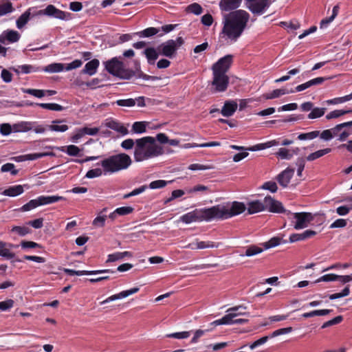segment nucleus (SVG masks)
Wrapping results in <instances>:
<instances>
[{
	"instance_id": "nucleus-54",
	"label": "nucleus",
	"mask_w": 352,
	"mask_h": 352,
	"mask_svg": "<svg viewBox=\"0 0 352 352\" xmlns=\"http://www.w3.org/2000/svg\"><path fill=\"white\" fill-rule=\"evenodd\" d=\"M349 293H350L349 287L346 286L344 287V289L341 292L331 294L329 296V299L335 300L337 298L345 297V296H347L349 294Z\"/></svg>"
},
{
	"instance_id": "nucleus-62",
	"label": "nucleus",
	"mask_w": 352,
	"mask_h": 352,
	"mask_svg": "<svg viewBox=\"0 0 352 352\" xmlns=\"http://www.w3.org/2000/svg\"><path fill=\"white\" fill-rule=\"evenodd\" d=\"M82 64V62L81 60H74L70 63H67L65 65V69L66 71L72 70L76 68L80 67Z\"/></svg>"
},
{
	"instance_id": "nucleus-7",
	"label": "nucleus",
	"mask_w": 352,
	"mask_h": 352,
	"mask_svg": "<svg viewBox=\"0 0 352 352\" xmlns=\"http://www.w3.org/2000/svg\"><path fill=\"white\" fill-rule=\"evenodd\" d=\"M287 216L289 219L295 220L294 228L296 230H300L307 228L311 221L314 220L315 215L311 212H301L295 213L291 212V214Z\"/></svg>"
},
{
	"instance_id": "nucleus-48",
	"label": "nucleus",
	"mask_w": 352,
	"mask_h": 352,
	"mask_svg": "<svg viewBox=\"0 0 352 352\" xmlns=\"http://www.w3.org/2000/svg\"><path fill=\"white\" fill-rule=\"evenodd\" d=\"M146 123L144 122H135L132 125V130L136 133H142L146 131Z\"/></svg>"
},
{
	"instance_id": "nucleus-53",
	"label": "nucleus",
	"mask_w": 352,
	"mask_h": 352,
	"mask_svg": "<svg viewBox=\"0 0 352 352\" xmlns=\"http://www.w3.org/2000/svg\"><path fill=\"white\" fill-rule=\"evenodd\" d=\"M116 103L120 107H133L135 104V100L133 98L118 100Z\"/></svg>"
},
{
	"instance_id": "nucleus-10",
	"label": "nucleus",
	"mask_w": 352,
	"mask_h": 352,
	"mask_svg": "<svg viewBox=\"0 0 352 352\" xmlns=\"http://www.w3.org/2000/svg\"><path fill=\"white\" fill-rule=\"evenodd\" d=\"M265 210H268L274 213H285L287 215L291 214V212L286 210L282 203L274 199L271 196H266L265 197Z\"/></svg>"
},
{
	"instance_id": "nucleus-17",
	"label": "nucleus",
	"mask_w": 352,
	"mask_h": 352,
	"mask_svg": "<svg viewBox=\"0 0 352 352\" xmlns=\"http://www.w3.org/2000/svg\"><path fill=\"white\" fill-rule=\"evenodd\" d=\"M294 175V170L290 168H287L282 171L280 174L278 175L276 179L278 182L280 186L283 188H285L288 186L290 180Z\"/></svg>"
},
{
	"instance_id": "nucleus-43",
	"label": "nucleus",
	"mask_w": 352,
	"mask_h": 352,
	"mask_svg": "<svg viewBox=\"0 0 352 352\" xmlns=\"http://www.w3.org/2000/svg\"><path fill=\"white\" fill-rule=\"evenodd\" d=\"M40 206V204H39V201H38V198L37 197L36 199H32L30 200L29 202H28L27 204H24L21 208V211H29V210H31L32 209H34L37 207Z\"/></svg>"
},
{
	"instance_id": "nucleus-19",
	"label": "nucleus",
	"mask_w": 352,
	"mask_h": 352,
	"mask_svg": "<svg viewBox=\"0 0 352 352\" xmlns=\"http://www.w3.org/2000/svg\"><path fill=\"white\" fill-rule=\"evenodd\" d=\"M104 125L122 134L126 135L128 133V130L125 126H122L119 122L111 118L105 120Z\"/></svg>"
},
{
	"instance_id": "nucleus-47",
	"label": "nucleus",
	"mask_w": 352,
	"mask_h": 352,
	"mask_svg": "<svg viewBox=\"0 0 352 352\" xmlns=\"http://www.w3.org/2000/svg\"><path fill=\"white\" fill-rule=\"evenodd\" d=\"M320 135L319 131H314L309 133H300L298 136L299 140H313Z\"/></svg>"
},
{
	"instance_id": "nucleus-36",
	"label": "nucleus",
	"mask_w": 352,
	"mask_h": 352,
	"mask_svg": "<svg viewBox=\"0 0 352 352\" xmlns=\"http://www.w3.org/2000/svg\"><path fill=\"white\" fill-rule=\"evenodd\" d=\"M107 211V208H103L102 210L100 212L99 215L96 217L93 221V225L96 227H103L105 224V221L107 217L106 214H102L104 212Z\"/></svg>"
},
{
	"instance_id": "nucleus-61",
	"label": "nucleus",
	"mask_w": 352,
	"mask_h": 352,
	"mask_svg": "<svg viewBox=\"0 0 352 352\" xmlns=\"http://www.w3.org/2000/svg\"><path fill=\"white\" fill-rule=\"evenodd\" d=\"M133 208L131 206H122L116 209V212L118 215L124 216L131 214L133 211Z\"/></svg>"
},
{
	"instance_id": "nucleus-55",
	"label": "nucleus",
	"mask_w": 352,
	"mask_h": 352,
	"mask_svg": "<svg viewBox=\"0 0 352 352\" xmlns=\"http://www.w3.org/2000/svg\"><path fill=\"white\" fill-rule=\"evenodd\" d=\"M23 92L39 98L43 97L45 95V91L43 89H28L24 90Z\"/></svg>"
},
{
	"instance_id": "nucleus-63",
	"label": "nucleus",
	"mask_w": 352,
	"mask_h": 352,
	"mask_svg": "<svg viewBox=\"0 0 352 352\" xmlns=\"http://www.w3.org/2000/svg\"><path fill=\"white\" fill-rule=\"evenodd\" d=\"M14 306V300L8 299L5 301L0 302V310L7 311Z\"/></svg>"
},
{
	"instance_id": "nucleus-23",
	"label": "nucleus",
	"mask_w": 352,
	"mask_h": 352,
	"mask_svg": "<svg viewBox=\"0 0 352 352\" xmlns=\"http://www.w3.org/2000/svg\"><path fill=\"white\" fill-rule=\"evenodd\" d=\"M40 206L54 204L60 201L65 200V198L58 195L45 196L41 195L38 197Z\"/></svg>"
},
{
	"instance_id": "nucleus-46",
	"label": "nucleus",
	"mask_w": 352,
	"mask_h": 352,
	"mask_svg": "<svg viewBox=\"0 0 352 352\" xmlns=\"http://www.w3.org/2000/svg\"><path fill=\"white\" fill-rule=\"evenodd\" d=\"M186 11L196 15H199L203 12V8L199 3H193L188 6Z\"/></svg>"
},
{
	"instance_id": "nucleus-22",
	"label": "nucleus",
	"mask_w": 352,
	"mask_h": 352,
	"mask_svg": "<svg viewBox=\"0 0 352 352\" xmlns=\"http://www.w3.org/2000/svg\"><path fill=\"white\" fill-rule=\"evenodd\" d=\"M264 210H265V199L263 201L256 200L248 203V214H254Z\"/></svg>"
},
{
	"instance_id": "nucleus-31",
	"label": "nucleus",
	"mask_w": 352,
	"mask_h": 352,
	"mask_svg": "<svg viewBox=\"0 0 352 352\" xmlns=\"http://www.w3.org/2000/svg\"><path fill=\"white\" fill-rule=\"evenodd\" d=\"M6 245V242L0 241V256L7 259L14 258L15 254L9 251V248Z\"/></svg>"
},
{
	"instance_id": "nucleus-41",
	"label": "nucleus",
	"mask_w": 352,
	"mask_h": 352,
	"mask_svg": "<svg viewBox=\"0 0 352 352\" xmlns=\"http://www.w3.org/2000/svg\"><path fill=\"white\" fill-rule=\"evenodd\" d=\"M326 108H313L311 111L308 114L307 118L309 119H316L322 117L325 113Z\"/></svg>"
},
{
	"instance_id": "nucleus-4",
	"label": "nucleus",
	"mask_w": 352,
	"mask_h": 352,
	"mask_svg": "<svg viewBox=\"0 0 352 352\" xmlns=\"http://www.w3.org/2000/svg\"><path fill=\"white\" fill-rule=\"evenodd\" d=\"M212 209L214 220H223L243 213L246 207L242 202L233 201L230 208L219 204L212 206Z\"/></svg>"
},
{
	"instance_id": "nucleus-18",
	"label": "nucleus",
	"mask_w": 352,
	"mask_h": 352,
	"mask_svg": "<svg viewBox=\"0 0 352 352\" xmlns=\"http://www.w3.org/2000/svg\"><path fill=\"white\" fill-rule=\"evenodd\" d=\"M237 103L235 100H226L221 110V113L224 117L232 116L237 109Z\"/></svg>"
},
{
	"instance_id": "nucleus-35",
	"label": "nucleus",
	"mask_w": 352,
	"mask_h": 352,
	"mask_svg": "<svg viewBox=\"0 0 352 352\" xmlns=\"http://www.w3.org/2000/svg\"><path fill=\"white\" fill-rule=\"evenodd\" d=\"M352 113V109H336L334 111H331L329 113H328L326 116V118L327 120H331L333 118H339L342 116H344L345 114Z\"/></svg>"
},
{
	"instance_id": "nucleus-58",
	"label": "nucleus",
	"mask_w": 352,
	"mask_h": 352,
	"mask_svg": "<svg viewBox=\"0 0 352 352\" xmlns=\"http://www.w3.org/2000/svg\"><path fill=\"white\" fill-rule=\"evenodd\" d=\"M14 167L15 166L13 164L6 163L1 166V172H3V173L10 171L11 174L12 175H16L19 171L17 170L14 169Z\"/></svg>"
},
{
	"instance_id": "nucleus-38",
	"label": "nucleus",
	"mask_w": 352,
	"mask_h": 352,
	"mask_svg": "<svg viewBox=\"0 0 352 352\" xmlns=\"http://www.w3.org/2000/svg\"><path fill=\"white\" fill-rule=\"evenodd\" d=\"M30 17V12L29 10L25 11L23 13L19 19L16 20V27L19 29H21L28 22Z\"/></svg>"
},
{
	"instance_id": "nucleus-26",
	"label": "nucleus",
	"mask_w": 352,
	"mask_h": 352,
	"mask_svg": "<svg viewBox=\"0 0 352 352\" xmlns=\"http://www.w3.org/2000/svg\"><path fill=\"white\" fill-rule=\"evenodd\" d=\"M290 93H294V91L293 89L287 90L286 89H274L270 93H267L263 95V98L266 100H271L274 98H276L280 97V96L290 94Z\"/></svg>"
},
{
	"instance_id": "nucleus-25",
	"label": "nucleus",
	"mask_w": 352,
	"mask_h": 352,
	"mask_svg": "<svg viewBox=\"0 0 352 352\" xmlns=\"http://www.w3.org/2000/svg\"><path fill=\"white\" fill-rule=\"evenodd\" d=\"M100 62L98 59H93L88 63H87L85 65L84 69L81 71L83 74H87L90 76L96 74L97 69L99 66Z\"/></svg>"
},
{
	"instance_id": "nucleus-16",
	"label": "nucleus",
	"mask_w": 352,
	"mask_h": 352,
	"mask_svg": "<svg viewBox=\"0 0 352 352\" xmlns=\"http://www.w3.org/2000/svg\"><path fill=\"white\" fill-rule=\"evenodd\" d=\"M139 291H140V287H133L130 289L122 291L121 292H120L118 294H114V295H112V296L108 297L104 300L101 302L100 304L104 305V304L108 303L109 302H111L113 300L126 298L131 295L138 293Z\"/></svg>"
},
{
	"instance_id": "nucleus-12",
	"label": "nucleus",
	"mask_w": 352,
	"mask_h": 352,
	"mask_svg": "<svg viewBox=\"0 0 352 352\" xmlns=\"http://www.w3.org/2000/svg\"><path fill=\"white\" fill-rule=\"evenodd\" d=\"M157 50L161 55L172 58L175 56L177 50L175 47L174 40L170 39L159 45Z\"/></svg>"
},
{
	"instance_id": "nucleus-33",
	"label": "nucleus",
	"mask_w": 352,
	"mask_h": 352,
	"mask_svg": "<svg viewBox=\"0 0 352 352\" xmlns=\"http://www.w3.org/2000/svg\"><path fill=\"white\" fill-rule=\"evenodd\" d=\"M331 151V148H327L321 150H318L314 153H312L309 154L307 157L306 160L307 161H314L316 159H318L328 153H329Z\"/></svg>"
},
{
	"instance_id": "nucleus-50",
	"label": "nucleus",
	"mask_w": 352,
	"mask_h": 352,
	"mask_svg": "<svg viewBox=\"0 0 352 352\" xmlns=\"http://www.w3.org/2000/svg\"><path fill=\"white\" fill-rule=\"evenodd\" d=\"M218 244L212 241H197V248L198 249L218 248Z\"/></svg>"
},
{
	"instance_id": "nucleus-51",
	"label": "nucleus",
	"mask_w": 352,
	"mask_h": 352,
	"mask_svg": "<svg viewBox=\"0 0 352 352\" xmlns=\"http://www.w3.org/2000/svg\"><path fill=\"white\" fill-rule=\"evenodd\" d=\"M103 172V168L101 169L100 168H96L94 169H91L87 172L85 177L89 179L98 177L102 175Z\"/></svg>"
},
{
	"instance_id": "nucleus-24",
	"label": "nucleus",
	"mask_w": 352,
	"mask_h": 352,
	"mask_svg": "<svg viewBox=\"0 0 352 352\" xmlns=\"http://www.w3.org/2000/svg\"><path fill=\"white\" fill-rule=\"evenodd\" d=\"M24 192L23 186L22 185H15L9 186L5 189L1 194L8 197H16L21 195Z\"/></svg>"
},
{
	"instance_id": "nucleus-28",
	"label": "nucleus",
	"mask_w": 352,
	"mask_h": 352,
	"mask_svg": "<svg viewBox=\"0 0 352 352\" xmlns=\"http://www.w3.org/2000/svg\"><path fill=\"white\" fill-rule=\"evenodd\" d=\"M34 124L31 122H21L14 124L13 127L16 132H27L34 128Z\"/></svg>"
},
{
	"instance_id": "nucleus-11",
	"label": "nucleus",
	"mask_w": 352,
	"mask_h": 352,
	"mask_svg": "<svg viewBox=\"0 0 352 352\" xmlns=\"http://www.w3.org/2000/svg\"><path fill=\"white\" fill-rule=\"evenodd\" d=\"M232 60L233 56L230 54L221 58L212 65V71H217L219 72H223V74H226L232 63Z\"/></svg>"
},
{
	"instance_id": "nucleus-56",
	"label": "nucleus",
	"mask_w": 352,
	"mask_h": 352,
	"mask_svg": "<svg viewBox=\"0 0 352 352\" xmlns=\"http://www.w3.org/2000/svg\"><path fill=\"white\" fill-rule=\"evenodd\" d=\"M338 279V275L335 274H328L324 276H322L319 278H318L315 283H320L321 281L324 282H329V281H335Z\"/></svg>"
},
{
	"instance_id": "nucleus-15",
	"label": "nucleus",
	"mask_w": 352,
	"mask_h": 352,
	"mask_svg": "<svg viewBox=\"0 0 352 352\" xmlns=\"http://www.w3.org/2000/svg\"><path fill=\"white\" fill-rule=\"evenodd\" d=\"M228 314L225 315L223 318L216 320L211 322L210 324L211 326H218L221 324H233L234 318L241 316V315H247L249 316V313L245 312H239V313H232V312H228Z\"/></svg>"
},
{
	"instance_id": "nucleus-8",
	"label": "nucleus",
	"mask_w": 352,
	"mask_h": 352,
	"mask_svg": "<svg viewBox=\"0 0 352 352\" xmlns=\"http://www.w3.org/2000/svg\"><path fill=\"white\" fill-rule=\"evenodd\" d=\"M213 80L212 82V86L214 87L216 92L225 91L229 84V78L226 74L219 72L217 71H212Z\"/></svg>"
},
{
	"instance_id": "nucleus-14",
	"label": "nucleus",
	"mask_w": 352,
	"mask_h": 352,
	"mask_svg": "<svg viewBox=\"0 0 352 352\" xmlns=\"http://www.w3.org/2000/svg\"><path fill=\"white\" fill-rule=\"evenodd\" d=\"M20 34L13 30L3 31L0 35V43L3 44L13 43L20 39Z\"/></svg>"
},
{
	"instance_id": "nucleus-37",
	"label": "nucleus",
	"mask_w": 352,
	"mask_h": 352,
	"mask_svg": "<svg viewBox=\"0 0 352 352\" xmlns=\"http://www.w3.org/2000/svg\"><path fill=\"white\" fill-rule=\"evenodd\" d=\"M63 120H56L52 122V124L49 126V129L53 131L57 132H65L66 131L69 127L66 124L59 125L58 124L63 122Z\"/></svg>"
},
{
	"instance_id": "nucleus-3",
	"label": "nucleus",
	"mask_w": 352,
	"mask_h": 352,
	"mask_svg": "<svg viewBox=\"0 0 352 352\" xmlns=\"http://www.w3.org/2000/svg\"><path fill=\"white\" fill-rule=\"evenodd\" d=\"M132 161L126 153L113 155L102 160L99 164L103 168L104 174H112L128 168Z\"/></svg>"
},
{
	"instance_id": "nucleus-6",
	"label": "nucleus",
	"mask_w": 352,
	"mask_h": 352,
	"mask_svg": "<svg viewBox=\"0 0 352 352\" xmlns=\"http://www.w3.org/2000/svg\"><path fill=\"white\" fill-rule=\"evenodd\" d=\"M105 69L109 74L123 80H130L135 76L134 70L125 68L123 62L116 57L106 62Z\"/></svg>"
},
{
	"instance_id": "nucleus-32",
	"label": "nucleus",
	"mask_w": 352,
	"mask_h": 352,
	"mask_svg": "<svg viewBox=\"0 0 352 352\" xmlns=\"http://www.w3.org/2000/svg\"><path fill=\"white\" fill-rule=\"evenodd\" d=\"M159 32V28L150 27L143 30L142 31L135 32L133 34L138 35L140 37H151L157 34Z\"/></svg>"
},
{
	"instance_id": "nucleus-59",
	"label": "nucleus",
	"mask_w": 352,
	"mask_h": 352,
	"mask_svg": "<svg viewBox=\"0 0 352 352\" xmlns=\"http://www.w3.org/2000/svg\"><path fill=\"white\" fill-rule=\"evenodd\" d=\"M262 188L268 190L272 192H276L278 190V186L275 182L270 181L265 182L262 186Z\"/></svg>"
},
{
	"instance_id": "nucleus-20",
	"label": "nucleus",
	"mask_w": 352,
	"mask_h": 352,
	"mask_svg": "<svg viewBox=\"0 0 352 352\" xmlns=\"http://www.w3.org/2000/svg\"><path fill=\"white\" fill-rule=\"evenodd\" d=\"M316 234V232L311 230H307L302 233H294L290 235L289 241L294 243L298 241H303L309 238H311Z\"/></svg>"
},
{
	"instance_id": "nucleus-39",
	"label": "nucleus",
	"mask_w": 352,
	"mask_h": 352,
	"mask_svg": "<svg viewBox=\"0 0 352 352\" xmlns=\"http://www.w3.org/2000/svg\"><path fill=\"white\" fill-rule=\"evenodd\" d=\"M36 105L51 111H60L65 109L64 107L56 103H37Z\"/></svg>"
},
{
	"instance_id": "nucleus-52",
	"label": "nucleus",
	"mask_w": 352,
	"mask_h": 352,
	"mask_svg": "<svg viewBox=\"0 0 352 352\" xmlns=\"http://www.w3.org/2000/svg\"><path fill=\"white\" fill-rule=\"evenodd\" d=\"M147 188H148V186L146 185H143V186H140V187H139L138 188L134 189L131 192H129L128 194H125L123 196V198L124 199H128V198H129L131 197L138 195L144 192Z\"/></svg>"
},
{
	"instance_id": "nucleus-1",
	"label": "nucleus",
	"mask_w": 352,
	"mask_h": 352,
	"mask_svg": "<svg viewBox=\"0 0 352 352\" xmlns=\"http://www.w3.org/2000/svg\"><path fill=\"white\" fill-rule=\"evenodd\" d=\"M249 19V13L243 10L230 12L224 16L221 34L232 42H236L245 30Z\"/></svg>"
},
{
	"instance_id": "nucleus-2",
	"label": "nucleus",
	"mask_w": 352,
	"mask_h": 352,
	"mask_svg": "<svg viewBox=\"0 0 352 352\" xmlns=\"http://www.w3.org/2000/svg\"><path fill=\"white\" fill-rule=\"evenodd\" d=\"M162 154V148L155 143L151 136H146L135 140L134 160L142 162Z\"/></svg>"
},
{
	"instance_id": "nucleus-49",
	"label": "nucleus",
	"mask_w": 352,
	"mask_h": 352,
	"mask_svg": "<svg viewBox=\"0 0 352 352\" xmlns=\"http://www.w3.org/2000/svg\"><path fill=\"white\" fill-rule=\"evenodd\" d=\"M12 232L17 233L19 235L23 236L31 232V229L26 226H14Z\"/></svg>"
},
{
	"instance_id": "nucleus-27",
	"label": "nucleus",
	"mask_w": 352,
	"mask_h": 352,
	"mask_svg": "<svg viewBox=\"0 0 352 352\" xmlns=\"http://www.w3.org/2000/svg\"><path fill=\"white\" fill-rule=\"evenodd\" d=\"M135 75L139 78H142L145 80H157L160 79V77L154 76H150L148 74H144L143 72L140 69V64L139 61L135 60Z\"/></svg>"
},
{
	"instance_id": "nucleus-57",
	"label": "nucleus",
	"mask_w": 352,
	"mask_h": 352,
	"mask_svg": "<svg viewBox=\"0 0 352 352\" xmlns=\"http://www.w3.org/2000/svg\"><path fill=\"white\" fill-rule=\"evenodd\" d=\"M190 336V331H182L169 333L166 335L167 338H175V339H184Z\"/></svg>"
},
{
	"instance_id": "nucleus-40",
	"label": "nucleus",
	"mask_w": 352,
	"mask_h": 352,
	"mask_svg": "<svg viewBox=\"0 0 352 352\" xmlns=\"http://www.w3.org/2000/svg\"><path fill=\"white\" fill-rule=\"evenodd\" d=\"M263 250L264 248H263L252 245L247 247L244 255L246 256H252L261 253L263 251Z\"/></svg>"
},
{
	"instance_id": "nucleus-9",
	"label": "nucleus",
	"mask_w": 352,
	"mask_h": 352,
	"mask_svg": "<svg viewBox=\"0 0 352 352\" xmlns=\"http://www.w3.org/2000/svg\"><path fill=\"white\" fill-rule=\"evenodd\" d=\"M270 0H246L247 8L254 14L261 15L270 7Z\"/></svg>"
},
{
	"instance_id": "nucleus-60",
	"label": "nucleus",
	"mask_w": 352,
	"mask_h": 352,
	"mask_svg": "<svg viewBox=\"0 0 352 352\" xmlns=\"http://www.w3.org/2000/svg\"><path fill=\"white\" fill-rule=\"evenodd\" d=\"M168 182L165 180H155L150 183L149 188L151 189L162 188L166 186Z\"/></svg>"
},
{
	"instance_id": "nucleus-44",
	"label": "nucleus",
	"mask_w": 352,
	"mask_h": 352,
	"mask_svg": "<svg viewBox=\"0 0 352 352\" xmlns=\"http://www.w3.org/2000/svg\"><path fill=\"white\" fill-rule=\"evenodd\" d=\"M276 155L281 160H290L293 157V153L285 148H280L278 151L276 153Z\"/></svg>"
},
{
	"instance_id": "nucleus-13",
	"label": "nucleus",
	"mask_w": 352,
	"mask_h": 352,
	"mask_svg": "<svg viewBox=\"0 0 352 352\" xmlns=\"http://www.w3.org/2000/svg\"><path fill=\"white\" fill-rule=\"evenodd\" d=\"M64 272H65L69 276H82V275H95V274H104V273H115L116 270H111V269H106V270H74L72 269H67L64 268L63 269Z\"/></svg>"
},
{
	"instance_id": "nucleus-5",
	"label": "nucleus",
	"mask_w": 352,
	"mask_h": 352,
	"mask_svg": "<svg viewBox=\"0 0 352 352\" xmlns=\"http://www.w3.org/2000/svg\"><path fill=\"white\" fill-rule=\"evenodd\" d=\"M214 220L212 206L210 208H197L179 217V221L189 224L192 222H210Z\"/></svg>"
},
{
	"instance_id": "nucleus-34",
	"label": "nucleus",
	"mask_w": 352,
	"mask_h": 352,
	"mask_svg": "<svg viewBox=\"0 0 352 352\" xmlns=\"http://www.w3.org/2000/svg\"><path fill=\"white\" fill-rule=\"evenodd\" d=\"M40 71H41V68L38 67H34L31 65H23L19 66V68L16 69V72H21L23 74H30L32 72H38Z\"/></svg>"
},
{
	"instance_id": "nucleus-42",
	"label": "nucleus",
	"mask_w": 352,
	"mask_h": 352,
	"mask_svg": "<svg viewBox=\"0 0 352 352\" xmlns=\"http://www.w3.org/2000/svg\"><path fill=\"white\" fill-rule=\"evenodd\" d=\"M14 10L12 4L10 1L0 4V16L11 13Z\"/></svg>"
},
{
	"instance_id": "nucleus-45",
	"label": "nucleus",
	"mask_w": 352,
	"mask_h": 352,
	"mask_svg": "<svg viewBox=\"0 0 352 352\" xmlns=\"http://www.w3.org/2000/svg\"><path fill=\"white\" fill-rule=\"evenodd\" d=\"M282 239L278 236H274L270 239L268 241L262 243L265 250H267L278 245L280 243Z\"/></svg>"
},
{
	"instance_id": "nucleus-21",
	"label": "nucleus",
	"mask_w": 352,
	"mask_h": 352,
	"mask_svg": "<svg viewBox=\"0 0 352 352\" xmlns=\"http://www.w3.org/2000/svg\"><path fill=\"white\" fill-rule=\"evenodd\" d=\"M242 0H221L219 7L221 10L230 11L238 8Z\"/></svg>"
},
{
	"instance_id": "nucleus-64",
	"label": "nucleus",
	"mask_w": 352,
	"mask_h": 352,
	"mask_svg": "<svg viewBox=\"0 0 352 352\" xmlns=\"http://www.w3.org/2000/svg\"><path fill=\"white\" fill-rule=\"evenodd\" d=\"M122 254L120 252H116L113 254H110L107 256V259L106 261V263L115 262L116 261L122 260Z\"/></svg>"
},
{
	"instance_id": "nucleus-30",
	"label": "nucleus",
	"mask_w": 352,
	"mask_h": 352,
	"mask_svg": "<svg viewBox=\"0 0 352 352\" xmlns=\"http://www.w3.org/2000/svg\"><path fill=\"white\" fill-rule=\"evenodd\" d=\"M144 54H145L148 63L153 65L154 64L155 60L158 58L160 53H157L156 50L153 47H148L144 51Z\"/></svg>"
},
{
	"instance_id": "nucleus-29",
	"label": "nucleus",
	"mask_w": 352,
	"mask_h": 352,
	"mask_svg": "<svg viewBox=\"0 0 352 352\" xmlns=\"http://www.w3.org/2000/svg\"><path fill=\"white\" fill-rule=\"evenodd\" d=\"M65 69V64L63 63H54L50 64L45 67L44 68L41 69V71H44L45 72L49 73H57L63 72Z\"/></svg>"
}]
</instances>
